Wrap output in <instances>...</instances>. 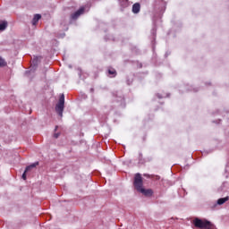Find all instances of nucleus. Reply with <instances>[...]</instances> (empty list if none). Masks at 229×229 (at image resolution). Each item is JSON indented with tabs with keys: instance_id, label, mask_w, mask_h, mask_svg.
<instances>
[{
	"instance_id": "f257e3e1",
	"label": "nucleus",
	"mask_w": 229,
	"mask_h": 229,
	"mask_svg": "<svg viewBox=\"0 0 229 229\" xmlns=\"http://www.w3.org/2000/svg\"><path fill=\"white\" fill-rule=\"evenodd\" d=\"M133 185L136 191H138V192H141V194H143L144 196H147L148 198L153 196V190L151 189L146 190L142 188L144 185V182L142 181V175L140 174H135Z\"/></svg>"
},
{
	"instance_id": "f03ea898",
	"label": "nucleus",
	"mask_w": 229,
	"mask_h": 229,
	"mask_svg": "<svg viewBox=\"0 0 229 229\" xmlns=\"http://www.w3.org/2000/svg\"><path fill=\"white\" fill-rule=\"evenodd\" d=\"M193 225L196 228L199 229H216V225L210 223L208 220H201L199 218H195L193 220Z\"/></svg>"
},
{
	"instance_id": "7ed1b4c3",
	"label": "nucleus",
	"mask_w": 229,
	"mask_h": 229,
	"mask_svg": "<svg viewBox=\"0 0 229 229\" xmlns=\"http://www.w3.org/2000/svg\"><path fill=\"white\" fill-rule=\"evenodd\" d=\"M65 105V96L62 94L59 98V101L55 106V111L59 116L64 117V108Z\"/></svg>"
},
{
	"instance_id": "20e7f679",
	"label": "nucleus",
	"mask_w": 229,
	"mask_h": 229,
	"mask_svg": "<svg viewBox=\"0 0 229 229\" xmlns=\"http://www.w3.org/2000/svg\"><path fill=\"white\" fill-rule=\"evenodd\" d=\"M84 13H85V8L79 9L77 12L71 14V20L76 21V19H78V17H80V15H83Z\"/></svg>"
},
{
	"instance_id": "39448f33",
	"label": "nucleus",
	"mask_w": 229,
	"mask_h": 229,
	"mask_svg": "<svg viewBox=\"0 0 229 229\" xmlns=\"http://www.w3.org/2000/svg\"><path fill=\"white\" fill-rule=\"evenodd\" d=\"M37 165H38V163H34V164L27 166L24 173L21 175L22 180H26V173H28L29 171H31V169L37 167Z\"/></svg>"
},
{
	"instance_id": "423d86ee",
	"label": "nucleus",
	"mask_w": 229,
	"mask_h": 229,
	"mask_svg": "<svg viewBox=\"0 0 229 229\" xmlns=\"http://www.w3.org/2000/svg\"><path fill=\"white\" fill-rule=\"evenodd\" d=\"M110 78H115L117 76V72L114 68H109L107 71Z\"/></svg>"
},
{
	"instance_id": "0eeeda50",
	"label": "nucleus",
	"mask_w": 229,
	"mask_h": 229,
	"mask_svg": "<svg viewBox=\"0 0 229 229\" xmlns=\"http://www.w3.org/2000/svg\"><path fill=\"white\" fill-rule=\"evenodd\" d=\"M132 12L134 13H139V12H140V4L136 3L132 5Z\"/></svg>"
},
{
	"instance_id": "6e6552de",
	"label": "nucleus",
	"mask_w": 229,
	"mask_h": 229,
	"mask_svg": "<svg viewBox=\"0 0 229 229\" xmlns=\"http://www.w3.org/2000/svg\"><path fill=\"white\" fill-rule=\"evenodd\" d=\"M40 19H42V15L35 14L34 18L32 20V24L35 26V24H37V22H38V21H40Z\"/></svg>"
},
{
	"instance_id": "1a4fd4ad",
	"label": "nucleus",
	"mask_w": 229,
	"mask_h": 229,
	"mask_svg": "<svg viewBox=\"0 0 229 229\" xmlns=\"http://www.w3.org/2000/svg\"><path fill=\"white\" fill-rule=\"evenodd\" d=\"M229 197H225V198H221L217 199V205H225V203H226V201H228Z\"/></svg>"
},
{
	"instance_id": "9d476101",
	"label": "nucleus",
	"mask_w": 229,
	"mask_h": 229,
	"mask_svg": "<svg viewBox=\"0 0 229 229\" xmlns=\"http://www.w3.org/2000/svg\"><path fill=\"white\" fill-rule=\"evenodd\" d=\"M8 28V22L7 21H3L0 23V31H4Z\"/></svg>"
},
{
	"instance_id": "9b49d317",
	"label": "nucleus",
	"mask_w": 229,
	"mask_h": 229,
	"mask_svg": "<svg viewBox=\"0 0 229 229\" xmlns=\"http://www.w3.org/2000/svg\"><path fill=\"white\" fill-rule=\"evenodd\" d=\"M6 65H8L6 61L0 56V67H6Z\"/></svg>"
},
{
	"instance_id": "f8f14e48",
	"label": "nucleus",
	"mask_w": 229,
	"mask_h": 229,
	"mask_svg": "<svg viewBox=\"0 0 229 229\" xmlns=\"http://www.w3.org/2000/svg\"><path fill=\"white\" fill-rule=\"evenodd\" d=\"M38 60H39L38 57H35V58L32 60L33 65H37V62H38Z\"/></svg>"
},
{
	"instance_id": "ddd939ff",
	"label": "nucleus",
	"mask_w": 229,
	"mask_h": 229,
	"mask_svg": "<svg viewBox=\"0 0 229 229\" xmlns=\"http://www.w3.org/2000/svg\"><path fill=\"white\" fill-rule=\"evenodd\" d=\"M54 137H55V139H58V137H60V133H55Z\"/></svg>"
},
{
	"instance_id": "4468645a",
	"label": "nucleus",
	"mask_w": 229,
	"mask_h": 229,
	"mask_svg": "<svg viewBox=\"0 0 229 229\" xmlns=\"http://www.w3.org/2000/svg\"><path fill=\"white\" fill-rule=\"evenodd\" d=\"M144 176H146V178H151V175H149L148 174H144Z\"/></svg>"
},
{
	"instance_id": "2eb2a0df",
	"label": "nucleus",
	"mask_w": 229,
	"mask_h": 229,
	"mask_svg": "<svg viewBox=\"0 0 229 229\" xmlns=\"http://www.w3.org/2000/svg\"><path fill=\"white\" fill-rule=\"evenodd\" d=\"M55 130H58V126H55Z\"/></svg>"
},
{
	"instance_id": "dca6fc26",
	"label": "nucleus",
	"mask_w": 229,
	"mask_h": 229,
	"mask_svg": "<svg viewBox=\"0 0 229 229\" xmlns=\"http://www.w3.org/2000/svg\"><path fill=\"white\" fill-rule=\"evenodd\" d=\"M126 3H128V0H125Z\"/></svg>"
}]
</instances>
